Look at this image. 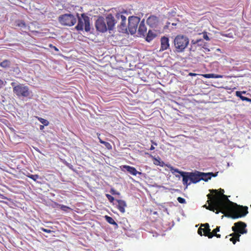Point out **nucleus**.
<instances>
[{
  "instance_id": "obj_22",
  "label": "nucleus",
  "mask_w": 251,
  "mask_h": 251,
  "mask_svg": "<svg viewBox=\"0 0 251 251\" xmlns=\"http://www.w3.org/2000/svg\"><path fill=\"white\" fill-rule=\"evenodd\" d=\"M236 96L243 100V101H246L247 102H251V99L248 98L244 95H241V93H240V91H236L235 92Z\"/></svg>"
},
{
  "instance_id": "obj_46",
  "label": "nucleus",
  "mask_w": 251,
  "mask_h": 251,
  "mask_svg": "<svg viewBox=\"0 0 251 251\" xmlns=\"http://www.w3.org/2000/svg\"><path fill=\"white\" fill-rule=\"evenodd\" d=\"M207 197H208V200H210V199H211V194H207Z\"/></svg>"
},
{
  "instance_id": "obj_28",
  "label": "nucleus",
  "mask_w": 251,
  "mask_h": 251,
  "mask_svg": "<svg viewBox=\"0 0 251 251\" xmlns=\"http://www.w3.org/2000/svg\"><path fill=\"white\" fill-rule=\"evenodd\" d=\"M100 142L104 145L107 149L109 150L112 149V146L109 143L102 141L101 140H100Z\"/></svg>"
},
{
  "instance_id": "obj_2",
  "label": "nucleus",
  "mask_w": 251,
  "mask_h": 251,
  "mask_svg": "<svg viewBox=\"0 0 251 251\" xmlns=\"http://www.w3.org/2000/svg\"><path fill=\"white\" fill-rule=\"evenodd\" d=\"M171 171L173 174L177 173L182 177L183 184L186 185V188L191 183H196L201 180L204 181H207L210 179L212 176H216L217 175V173L214 174L212 172L210 173H203L198 171H195L192 172H186L180 171L178 169H175L173 167H171Z\"/></svg>"
},
{
  "instance_id": "obj_37",
  "label": "nucleus",
  "mask_w": 251,
  "mask_h": 251,
  "mask_svg": "<svg viewBox=\"0 0 251 251\" xmlns=\"http://www.w3.org/2000/svg\"><path fill=\"white\" fill-rule=\"evenodd\" d=\"M220 226H217L216 228L214 229L212 232V233L214 235L216 233H217L218 232L220 231Z\"/></svg>"
},
{
  "instance_id": "obj_4",
  "label": "nucleus",
  "mask_w": 251,
  "mask_h": 251,
  "mask_svg": "<svg viewBox=\"0 0 251 251\" xmlns=\"http://www.w3.org/2000/svg\"><path fill=\"white\" fill-rule=\"evenodd\" d=\"M209 205L205 204L203 207L207 209L218 214L221 212L227 214V208L229 207L223 201L219 199H213L212 200H207Z\"/></svg>"
},
{
  "instance_id": "obj_5",
  "label": "nucleus",
  "mask_w": 251,
  "mask_h": 251,
  "mask_svg": "<svg viewBox=\"0 0 251 251\" xmlns=\"http://www.w3.org/2000/svg\"><path fill=\"white\" fill-rule=\"evenodd\" d=\"M246 224L243 222L240 221L235 223L234 226L232 227V230L234 232L226 236V238H227L228 236H232L229 239V240L233 244H235L236 241H240V236L241 234L247 233V229L246 228Z\"/></svg>"
},
{
  "instance_id": "obj_8",
  "label": "nucleus",
  "mask_w": 251,
  "mask_h": 251,
  "mask_svg": "<svg viewBox=\"0 0 251 251\" xmlns=\"http://www.w3.org/2000/svg\"><path fill=\"white\" fill-rule=\"evenodd\" d=\"M78 20L77 24L75 28L77 31H82L83 29L86 32H90L91 27L90 26V18L87 16L86 14L82 13L79 16V14H76Z\"/></svg>"
},
{
  "instance_id": "obj_26",
  "label": "nucleus",
  "mask_w": 251,
  "mask_h": 251,
  "mask_svg": "<svg viewBox=\"0 0 251 251\" xmlns=\"http://www.w3.org/2000/svg\"><path fill=\"white\" fill-rule=\"evenodd\" d=\"M36 118L38 119V120L42 123L45 126H48L49 125V122L45 119H43L41 117H36Z\"/></svg>"
},
{
  "instance_id": "obj_24",
  "label": "nucleus",
  "mask_w": 251,
  "mask_h": 251,
  "mask_svg": "<svg viewBox=\"0 0 251 251\" xmlns=\"http://www.w3.org/2000/svg\"><path fill=\"white\" fill-rule=\"evenodd\" d=\"M197 46V40H192L190 43V47L189 50L190 51H195L196 50Z\"/></svg>"
},
{
  "instance_id": "obj_15",
  "label": "nucleus",
  "mask_w": 251,
  "mask_h": 251,
  "mask_svg": "<svg viewBox=\"0 0 251 251\" xmlns=\"http://www.w3.org/2000/svg\"><path fill=\"white\" fill-rule=\"evenodd\" d=\"M144 22L145 19H143L140 22V24L138 29V34H139L140 36H145L146 34L147 27L145 25Z\"/></svg>"
},
{
  "instance_id": "obj_18",
  "label": "nucleus",
  "mask_w": 251,
  "mask_h": 251,
  "mask_svg": "<svg viewBox=\"0 0 251 251\" xmlns=\"http://www.w3.org/2000/svg\"><path fill=\"white\" fill-rule=\"evenodd\" d=\"M15 25L20 27L22 29H26V25L23 20H18L15 22Z\"/></svg>"
},
{
  "instance_id": "obj_39",
  "label": "nucleus",
  "mask_w": 251,
  "mask_h": 251,
  "mask_svg": "<svg viewBox=\"0 0 251 251\" xmlns=\"http://www.w3.org/2000/svg\"><path fill=\"white\" fill-rule=\"evenodd\" d=\"M58 205L60 206V208L63 210H66V209L69 208L67 206L62 205V204H58Z\"/></svg>"
},
{
  "instance_id": "obj_12",
  "label": "nucleus",
  "mask_w": 251,
  "mask_h": 251,
  "mask_svg": "<svg viewBox=\"0 0 251 251\" xmlns=\"http://www.w3.org/2000/svg\"><path fill=\"white\" fill-rule=\"evenodd\" d=\"M161 47L160 51H163L170 49L169 39L166 36H163L161 38Z\"/></svg>"
},
{
  "instance_id": "obj_19",
  "label": "nucleus",
  "mask_w": 251,
  "mask_h": 251,
  "mask_svg": "<svg viewBox=\"0 0 251 251\" xmlns=\"http://www.w3.org/2000/svg\"><path fill=\"white\" fill-rule=\"evenodd\" d=\"M207 43L206 42H204L202 39H197V46L198 47H201L203 49H204L205 50L207 51H209L210 50L207 48L206 47L207 46Z\"/></svg>"
},
{
  "instance_id": "obj_48",
  "label": "nucleus",
  "mask_w": 251,
  "mask_h": 251,
  "mask_svg": "<svg viewBox=\"0 0 251 251\" xmlns=\"http://www.w3.org/2000/svg\"><path fill=\"white\" fill-rule=\"evenodd\" d=\"M154 149V147L153 145H151V148H150V150L152 151V150H153Z\"/></svg>"
},
{
  "instance_id": "obj_20",
  "label": "nucleus",
  "mask_w": 251,
  "mask_h": 251,
  "mask_svg": "<svg viewBox=\"0 0 251 251\" xmlns=\"http://www.w3.org/2000/svg\"><path fill=\"white\" fill-rule=\"evenodd\" d=\"M203 235L207 236L209 238H212L214 236V234L211 231L210 227L208 226L206 228H203Z\"/></svg>"
},
{
  "instance_id": "obj_6",
  "label": "nucleus",
  "mask_w": 251,
  "mask_h": 251,
  "mask_svg": "<svg viewBox=\"0 0 251 251\" xmlns=\"http://www.w3.org/2000/svg\"><path fill=\"white\" fill-rule=\"evenodd\" d=\"M11 85L13 87V93L19 98L31 99L32 97L33 93L27 86L16 82H11Z\"/></svg>"
},
{
  "instance_id": "obj_47",
  "label": "nucleus",
  "mask_w": 251,
  "mask_h": 251,
  "mask_svg": "<svg viewBox=\"0 0 251 251\" xmlns=\"http://www.w3.org/2000/svg\"><path fill=\"white\" fill-rule=\"evenodd\" d=\"M44 126H44V125H40V129L41 130H43L44 128Z\"/></svg>"
},
{
  "instance_id": "obj_16",
  "label": "nucleus",
  "mask_w": 251,
  "mask_h": 251,
  "mask_svg": "<svg viewBox=\"0 0 251 251\" xmlns=\"http://www.w3.org/2000/svg\"><path fill=\"white\" fill-rule=\"evenodd\" d=\"M116 201L118 203L117 207L120 211L123 213L125 212V207L127 206L126 202L122 200H116Z\"/></svg>"
},
{
  "instance_id": "obj_35",
  "label": "nucleus",
  "mask_w": 251,
  "mask_h": 251,
  "mask_svg": "<svg viewBox=\"0 0 251 251\" xmlns=\"http://www.w3.org/2000/svg\"><path fill=\"white\" fill-rule=\"evenodd\" d=\"M13 71L15 73V74L17 75H19L21 73V71L18 67L14 68Z\"/></svg>"
},
{
  "instance_id": "obj_1",
  "label": "nucleus",
  "mask_w": 251,
  "mask_h": 251,
  "mask_svg": "<svg viewBox=\"0 0 251 251\" xmlns=\"http://www.w3.org/2000/svg\"><path fill=\"white\" fill-rule=\"evenodd\" d=\"M211 193H214L215 197L214 199H219L223 201L229 207L227 209V214L225 216L232 219H238L245 216L248 213V207L246 206L238 205L237 203L230 201L227 196L224 195V190L220 189V194H218L216 189L209 190Z\"/></svg>"
},
{
  "instance_id": "obj_32",
  "label": "nucleus",
  "mask_w": 251,
  "mask_h": 251,
  "mask_svg": "<svg viewBox=\"0 0 251 251\" xmlns=\"http://www.w3.org/2000/svg\"><path fill=\"white\" fill-rule=\"evenodd\" d=\"M175 9H172L171 11L168 12V16L173 17L175 16L176 14V12L175 11Z\"/></svg>"
},
{
  "instance_id": "obj_45",
  "label": "nucleus",
  "mask_w": 251,
  "mask_h": 251,
  "mask_svg": "<svg viewBox=\"0 0 251 251\" xmlns=\"http://www.w3.org/2000/svg\"><path fill=\"white\" fill-rule=\"evenodd\" d=\"M214 236H216L217 238H221V234H214Z\"/></svg>"
},
{
  "instance_id": "obj_31",
  "label": "nucleus",
  "mask_w": 251,
  "mask_h": 251,
  "mask_svg": "<svg viewBox=\"0 0 251 251\" xmlns=\"http://www.w3.org/2000/svg\"><path fill=\"white\" fill-rule=\"evenodd\" d=\"M110 193L113 195H120V193L118 192H117L114 188H111V189L110 190Z\"/></svg>"
},
{
  "instance_id": "obj_17",
  "label": "nucleus",
  "mask_w": 251,
  "mask_h": 251,
  "mask_svg": "<svg viewBox=\"0 0 251 251\" xmlns=\"http://www.w3.org/2000/svg\"><path fill=\"white\" fill-rule=\"evenodd\" d=\"M156 36V34L152 31L151 30H149L148 34H147V36L146 38V40L150 42L152 41L155 37Z\"/></svg>"
},
{
  "instance_id": "obj_41",
  "label": "nucleus",
  "mask_w": 251,
  "mask_h": 251,
  "mask_svg": "<svg viewBox=\"0 0 251 251\" xmlns=\"http://www.w3.org/2000/svg\"><path fill=\"white\" fill-rule=\"evenodd\" d=\"M4 85V81L2 79H0V89H1Z\"/></svg>"
},
{
  "instance_id": "obj_33",
  "label": "nucleus",
  "mask_w": 251,
  "mask_h": 251,
  "mask_svg": "<svg viewBox=\"0 0 251 251\" xmlns=\"http://www.w3.org/2000/svg\"><path fill=\"white\" fill-rule=\"evenodd\" d=\"M177 200L180 203L184 204V203H186V202L184 198H182L181 197H178L177 198Z\"/></svg>"
},
{
  "instance_id": "obj_38",
  "label": "nucleus",
  "mask_w": 251,
  "mask_h": 251,
  "mask_svg": "<svg viewBox=\"0 0 251 251\" xmlns=\"http://www.w3.org/2000/svg\"><path fill=\"white\" fill-rule=\"evenodd\" d=\"M202 232H203V228H202L201 226L198 230V233L200 236H202L203 234H202Z\"/></svg>"
},
{
  "instance_id": "obj_30",
  "label": "nucleus",
  "mask_w": 251,
  "mask_h": 251,
  "mask_svg": "<svg viewBox=\"0 0 251 251\" xmlns=\"http://www.w3.org/2000/svg\"><path fill=\"white\" fill-rule=\"evenodd\" d=\"M64 164L66 165L67 167H68L69 169H71L74 172H75L76 170L74 168L73 166L70 163H69L67 162L66 161L64 163Z\"/></svg>"
},
{
  "instance_id": "obj_13",
  "label": "nucleus",
  "mask_w": 251,
  "mask_h": 251,
  "mask_svg": "<svg viewBox=\"0 0 251 251\" xmlns=\"http://www.w3.org/2000/svg\"><path fill=\"white\" fill-rule=\"evenodd\" d=\"M122 170L125 172L126 171L133 176H136L137 174H142V173L137 171L134 167L128 165H123L122 166Z\"/></svg>"
},
{
  "instance_id": "obj_34",
  "label": "nucleus",
  "mask_w": 251,
  "mask_h": 251,
  "mask_svg": "<svg viewBox=\"0 0 251 251\" xmlns=\"http://www.w3.org/2000/svg\"><path fill=\"white\" fill-rule=\"evenodd\" d=\"M40 229L41 230H42L44 232H47L48 233H50L53 232V231H52L51 230L45 228L44 227H40Z\"/></svg>"
},
{
  "instance_id": "obj_51",
  "label": "nucleus",
  "mask_w": 251,
  "mask_h": 251,
  "mask_svg": "<svg viewBox=\"0 0 251 251\" xmlns=\"http://www.w3.org/2000/svg\"><path fill=\"white\" fill-rule=\"evenodd\" d=\"M153 214H154V215H156V214H157V212L156 211H154V212H153Z\"/></svg>"
},
{
  "instance_id": "obj_11",
  "label": "nucleus",
  "mask_w": 251,
  "mask_h": 251,
  "mask_svg": "<svg viewBox=\"0 0 251 251\" xmlns=\"http://www.w3.org/2000/svg\"><path fill=\"white\" fill-rule=\"evenodd\" d=\"M140 21V18L138 17L131 16L128 17L127 27L131 35H134L136 32Z\"/></svg>"
},
{
  "instance_id": "obj_52",
  "label": "nucleus",
  "mask_w": 251,
  "mask_h": 251,
  "mask_svg": "<svg viewBox=\"0 0 251 251\" xmlns=\"http://www.w3.org/2000/svg\"><path fill=\"white\" fill-rule=\"evenodd\" d=\"M190 75H196V74H195L190 73Z\"/></svg>"
},
{
  "instance_id": "obj_29",
  "label": "nucleus",
  "mask_w": 251,
  "mask_h": 251,
  "mask_svg": "<svg viewBox=\"0 0 251 251\" xmlns=\"http://www.w3.org/2000/svg\"><path fill=\"white\" fill-rule=\"evenodd\" d=\"M105 196L110 202H113L115 201L114 197L111 195L109 194H106Z\"/></svg>"
},
{
  "instance_id": "obj_44",
  "label": "nucleus",
  "mask_w": 251,
  "mask_h": 251,
  "mask_svg": "<svg viewBox=\"0 0 251 251\" xmlns=\"http://www.w3.org/2000/svg\"><path fill=\"white\" fill-rule=\"evenodd\" d=\"M240 93H241V95H248V94H247L246 91H240Z\"/></svg>"
},
{
  "instance_id": "obj_43",
  "label": "nucleus",
  "mask_w": 251,
  "mask_h": 251,
  "mask_svg": "<svg viewBox=\"0 0 251 251\" xmlns=\"http://www.w3.org/2000/svg\"><path fill=\"white\" fill-rule=\"evenodd\" d=\"M50 47H51V48H53V49H54V50H56V51H58L59 50H58V49L56 47L53 46V45H50Z\"/></svg>"
},
{
  "instance_id": "obj_7",
  "label": "nucleus",
  "mask_w": 251,
  "mask_h": 251,
  "mask_svg": "<svg viewBox=\"0 0 251 251\" xmlns=\"http://www.w3.org/2000/svg\"><path fill=\"white\" fill-rule=\"evenodd\" d=\"M190 42L189 38L184 35L179 34L174 39L175 52L177 53L183 52L188 47Z\"/></svg>"
},
{
  "instance_id": "obj_40",
  "label": "nucleus",
  "mask_w": 251,
  "mask_h": 251,
  "mask_svg": "<svg viewBox=\"0 0 251 251\" xmlns=\"http://www.w3.org/2000/svg\"><path fill=\"white\" fill-rule=\"evenodd\" d=\"M119 13L123 14L124 15H125L124 14H126V15H127L128 14V12L127 10H123Z\"/></svg>"
},
{
  "instance_id": "obj_25",
  "label": "nucleus",
  "mask_w": 251,
  "mask_h": 251,
  "mask_svg": "<svg viewBox=\"0 0 251 251\" xmlns=\"http://www.w3.org/2000/svg\"><path fill=\"white\" fill-rule=\"evenodd\" d=\"M11 65V62L8 60H4L0 63V66L3 68H9Z\"/></svg>"
},
{
  "instance_id": "obj_10",
  "label": "nucleus",
  "mask_w": 251,
  "mask_h": 251,
  "mask_svg": "<svg viewBox=\"0 0 251 251\" xmlns=\"http://www.w3.org/2000/svg\"><path fill=\"white\" fill-rule=\"evenodd\" d=\"M58 22L62 25L71 26L76 22V19L72 14L68 13L60 15L58 18Z\"/></svg>"
},
{
  "instance_id": "obj_23",
  "label": "nucleus",
  "mask_w": 251,
  "mask_h": 251,
  "mask_svg": "<svg viewBox=\"0 0 251 251\" xmlns=\"http://www.w3.org/2000/svg\"><path fill=\"white\" fill-rule=\"evenodd\" d=\"M105 219L110 224L115 226V228H117L118 227V224L115 222L112 217L106 215L105 216Z\"/></svg>"
},
{
  "instance_id": "obj_3",
  "label": "nucleus",
  "mask_w": 251,
  "mask_h": 251,
  "mask_svg": "<svg viewBox=\"0 0 251 251\" xmlns=\"http://www.w3.org/2000/svg\"><path fill=\"white\" fill-rule=\"evenodd\" d=\"M115 25V20L114 17L111 14H108L105 18L100 16L96 20L95 25L97 30L103 33L107 30H113Z\"/></svg>"
},
{
  "instance_id": "obj_27",
  "label": "nucleus",
  "mask_w": 251,
  "mask_h": 251,
  "mask_svg": "<svg viewBox=\"0 0 251 251\" xmlns=\"http://www.w3.org/2000/svg\"><path fill=\"white\" fill-rule=\"evenodd\" d=\"M26 176L34 181H36L37 179L40 178L39 176H38V175H31L28 174Z\"/></svg>"
},
{
  "instance_id": "obj_9",
  "label": "nucleus",
  "mask_w": 251,
  "mask_h": 251,
  "mask_svg": "<svg viewBox=\"0 0 251 251\" xmlns=\"http://www.w3.org/2000/svg\"><path fill=\"white\" fill-rule=\"evenodd\" d=\"M115 24L119 23L117 25L119 32L126 33L127 32V27L126 25V17L125 15L120 13H116L115 17Z\"/></svg>"
},
{
  "instance_id": "obj_21",
  "label": "nucleus",
  "mask_w": 251,
  "mask_h": 251,
  "mask_svg": "<svg viewBox=\"0 0 251 251\" xmlns=\"http://www.w3.org/2000/svg\"><path fill=\"white\" fill-rule=\"evenodd\" d=\"M203 76L206 78H222L223 77V76L219 75H216L214 74H205L202 75Z\"/></svg>"
},
{
  "instance_id": "obj_42",
  "label": "nucleus",
  "mask_w": 251,
  "mask_h": 251,
  "mask_svg": "<svg viewBox=\"0 0 251 251\" xmlns=\"http://www.w3.org/2000/svg\"><path fill=\"white\" fill-rule=\"evenodd\" d=\"M201 227L202 226H204V228H206L207 227H208V226H209V224L208 223H205V224H201Z\"/></svg>"
},
{
  "instance_id": "obj_36",
  "label": "nucleus",
  "mask_w": 251,
  "mask_h": 251,
  "mask_svg": "<svg viewBox=\"0 0 251 251\" xmlns=\"http://www.w3.org/2000/svg\"><path fill=\"white\" fill-rule=\"evenodd\" d=\"M203 38L204 39L206 40V41H209L210 40V39L207 35V32L203 33Z\"/></svg>"
},
{
  "instance_id": "obj_50",
  "label": "nucleus",
  "mask_w": 251,
  "mask_h": 251,
  "mask_svg": "<svg viewBox=\"0 0 251 251\" xmlns=\"http://www.w3.org/2000/svg\"><path fill=\"white\" fill-rule=\"evenodd\" d=\"M151 142H152V144H153V145H155V146H157V143H155V142H153L152 141H151Z\"/></svg>"
},
{
  "instance_id": "obj_14",
  "label": "nucleus",
  "mask_w": 251,
  "mask_h": 251,
  "mask_svg": "<svg viewBox=\"0 0 251 251\" xmlns=\"http://www.w3.org/2000/svg\"><path fill=\"white\" fill-rule=\"evenodd\" d=\"M147 23L151 27H156L158 23V18L153 15L151 16L148 18Z\"/></svg>"
},
{
  "instance_id": "obj_49",
  "label": "nucleus",
  "mask_w": 251,
  "mask_h": 251,
  "mask_svg": "<svg viewBox=\"0 0 251 251\" xmlns=\"http://www.w3.org/2000/svg\"><path fill=\"white\" fill-rule=\"evenodd\" d=\"M155 160L157 161V162L156 163H155V164H156V165H159V163H160V161L159 160H157V159H156Z\"/></svg>"
}]
</instances>
